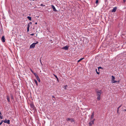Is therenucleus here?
Instances as JSON below:
<instances>
[{
    "label": "nucleus",
    "mask_w": 126,
    "mask_h": 126,
    "mask_svg": "<svg viewBox=\"0 0 126 126\" xmlns=\"http://www.w3.org/2000/svg\"><path fill=\"white\" fill-rule=\"evenodd\" d=\"M96 92L97 94V99L98 100H99L100 99V96L101 94L102 93V91L101 90H99L96 91Z\"/></svg>",
    "instance_id": "obj_1"
},
{
    "label": "nucleus",
    "mask_w": 126,
    "mask_h": 126,
    "mask_svg": "<svg viewBox=\"0 0 126 126\" xmlns=\"http://www.w3.org/2000/svg\"><path fill=\"white\" fill-rule=\"evenodd\" d=\"M3 121L5 123H7L8 124H10V120H7L5 119V120H3Z\"/></svg>",
    "instance_id": "obj_2"
},
{
    "label": "nucleus",
    "mask_w": 126,
    "mask_h": 126,
    "mask_svg": "<svg viewBox=\"0 0 126 126\" xmlns=\"http://www.w3.org/2000/svg\"><path fill=\"white\" fill-rule=\"evenodd\" d=\"M35 45V44L34 43H33L30 46V48H33L34 47Z\"/></svg>",
    "instance_id": "obj_3"
},
{
    "label": "nucleus",
    "mask_w": 126,
    "mask_h": 126,
    "mask_svg": "<svg viewBox=\"0 0 126 126\" xmlns=\"http://www.w3.org/2000/svg\"><path fill=\"white\" fill-rule=\"evenodd\" d=\"M68 48L69 46H66L65 47H63L62 48V49H64L65 50H67L68 49Z\"/></svg>",
    "instance_id": "obj_4"
},
{
    "label": "nucleus",
    "mask_w": 126,
    "mask_h": 126,
    "mask_svg": "<svg viewBox=\"0 0 126 126\" xmlns=\"http://www.w3.org/2000/svg\"><path fill=\"white\" fill-rule=\"evenodd\" d=\"M51 6L53 8V11H55V12H57V10H56V9L55 6L53 5H51Z\"/></svg>",
    "instance_id": "obj_5"
},
{
    "label": "nucleus",
    "mask_w": 126,
    "mask_h": 126,
    "mask_svg": "<svg viewBox=\"0 0 126 126\" xmlns=\"http://www.w3.org/2000/svg\"><path fill=\"white\" fill-rule=\"evenodd\" d=\"M117 7H114L112 10H111V12H116V10L117 9Z\"/></svg>",
    "instance_id": "obj_6"
},
{
    "label": "nucleus",
    "mask_w": 126,
    "mask_h": 126,
    "mask_svg": "<svg viewBox=\"0 0 126 126\" xmlns=\"http://www.w3.org/2000/svg\"><path fill=\"white\" fill-rule=\"evenodd\" d=\"M1 41H2V42H5V38L4 36H3L1 38Z\"/></svg>",
    "instance_id": "obj_7"
},
{
    "label": "nucleus",
    "mask_w": 126,
    "mask_h": 126,
    "mask_svg": "<svg viewBox=\"0 0 126 126\" xmlns=\"http://www.w3.org/2000/svg\"><path fill=\"white\" fill-rule=\"evenodd\" d=\"M30 105L31 108H32L34 109L35 107L33 103H31V104H30Z\"/></svg>",
    "instance_id": "obj_8"
},
{
    "label": "nucleus",
    "mask_w": 126,
    "mask_h": 126,
    "mask_svg": "<svg viewBox=\"0 0 126 126\" xmlns=\"http://www.w3.org/2000/svg\"><path fill=\"white\" fill-rule=\"evenodd\" d=\"M94 112H93L92 114V115H91V118H90V119L91 120H92V119L93 118H94Z\"/></svg>",
    "instance_id": "obj_9"
},
{
    "label": "nucleus",
    "mask_w": 126,
    "mask_h": 126,
    "mask_svg": "<svg viewBox=\"0 0 126 126\" xmlns=\"http://www.w3.org/2000/svg\"><path fill=\"white\" fill-rule=\"evenodd\" d=\"M95 120L94 119L93 120L91 121L89 123V124L92 125L94 124V121Z\"/></svg>",
    "instance_id": "obj_10"
},
{
    "label": "nucleus",
    "mask_w": 126,
    "mask_h": 126,
    "mask_svg": "<svg viewBox=\"0 0 126 126\" xmlns=\"http://www.w3.org/2000/svg\"><path fill=\"white\" fill-rule=\"evenodd\" d=\"M7 99V100L9 102H10V98L9 96H8L7 95L6 96Z\"/></svg>",
    "instance_id": "obj_11"
},
{
    "label": "nucleus",
    "mask_w": 126,
    "mask_h": 126,
    "mask_svg": "<svg viewBox=\"0 0 126 126\" xmlns=\"http://www.w3.org/2000/svg\"><path fill=\"white\" fill-rule=\"evenodd\" d=\"M37 80L39 82H40V80L38 76H37L36 77Z\"/></svg>",
    "instance_id": "obj_12"
},
{
    "label": "nucleus",
    "mask_w": 126,
    "mask_h": 126,
    "mask_svg": "<svg viewBox=\"0 0 126 126\" xmlns=\"http://www.w3.org/2000/svg\"><path fill=\"white\" fill-rule=\"evenodd\" d=\"M84 59V58H81L80 59H79V60H78V61L77 62L78 63H79L80 61H81V60H83V59Z\"/></svg>",
    "instance_id": "obj_13"
},
{
    "label": "nucleus",
    "mask_w": 126,
    "mask_h": 126,
    "mask_svg": "<svg viewBox=\"0 0 126 126\" xmlns=\"http://www.w3.org/2000/svg\"><path fill=\"white\" fill-rule=\"evenodd\" d=\"M112 77V82L113 81V80H114V79H115V77H114V76H111Z\"/></svg>",
    "instance_id": "obj_14"
},
{
    "label": "nucleus",
    "mask_w": 126,
    "mask_h": 126,
    "mask_svg": "<svg viewBox=\"0 0 126 126\" xmlns=\"http://www.w3.org/2000/svg\"><path fill=\"white\" fill-rule=\"evenodd\" d=\"M70 120L71 121V123L74 122V119L73 118H71Z\"/></svg>",
    "instance_id": "obj_15"
},
{
    "label": "nucleus",
    "mask_w": 126,
    "mask_h": 126,
    "mask_svg": "<svg viewBox=\"0 0 126 126\" xmlns=\"http://www.w3.org/2000/svg\"><path fill=\"white\" fill-rule=\"evenodd\" d=\"M34 81L35 82V83L36 84V86H37L38 85V82H37V81L35 79H34Z\"/></svg>",
    "instance_id": "obj_16"
},
{
    "label": "nucleus",
    "mask_w": 126,
    "mask_h": 126,
    "mask_svg": "<svg viewBox=\"0 0 126 126\" xmlns=\"http://www.w3.org/2000/svg\"><path fill=\"white\" fill-rule=\"evenodd\" d=\"M1 112L0 111V119H2L3 118V116H1Z\"/></svg>",
    "instance_id": "obj_17"
},
{
    "label": "nucleus",
    "mask_w": 126,
    "mask_h": 126,
    "mask_svg": "<svg viewBox=\"0 0 126 126\" xmlns=\"http://www.w3.org/2000/svg\"><path fill=\"white\" fill-rule=\"evenodd\" d=\"M27 18L30 21L31 20V17L29 16H28L27 17Z\"/></svg>",
    "instance_id": "obj_18"
},
{
    "label": "nucleus",
    "mask_w": 126,
    "mask_h": 126,
    "mask_svg": "<svg viewBox=\"0 0 126 126\" xmlns=\"http://www.w3.org/2000/svg\"><path fill=\"white\" fill-rule=\"evenodd\" d=\"M96 72L97 74H99L100 73V72L99 71V70H98V71H97V69H96Z\"/></svg>",
    "instance_id": "obj_19"
},
{
    "label": "nucleus",
    "mask_w": 126,
    "mask_h": 126,
    "mask_svg": "<svg viewBox=\"0 0 126 126\" xmlns=\"http://www.w3.org/2000/svg\"><path fill=\"white\" fill-rule=\"evenodd\" d=\"M112 82L113 83H115L117 82H119V81H117L116 80H113Z\"/></svg>",
    "instance_id": "obj_20"
},
{
    "label": "nucleus",
    "mask_w": 126,
    "mask_h": 126,
    "mask_svg": "<svg viewBox=\"0 0 126 126\" xmlns=\"http://www.w3.org/2000/svg\"><path fill=\"white\" fill-rule=\"evenodd\" d=\"M11 98L12 99H14L13 96L12 94H11Z\"/></svg>",
    "instance_id": "obj_21"
},
{
    "label": "nucleus",
    "mask_w": 126,
    "mask_h": 126,
    "mask_svg": "<svg viewBox=\"0 0 126 126\" xmlns=\"http://www.w3.org/2000/svg\"><path fill=\"white\" fill-rule=\"evenodd\" d=\"M33 73V74H34V76H35L36 78V77H37V76H38L37 75V74L36 73Z\"/></svg>",
    "instance_id": "obj_22"
},
{
    "label": "nucleus",
    "mask_w": 126,
    "mask_h": 126,
    "mask_svg": "<svg viewBox=\"0 0 126 126\" xmlns=\"http://www.w3.org/2000/svg\"><path fill=\"white\" fill-rule=\"evenodd\" d=\"M122 105H121L118 108H117V113H118V111H119V108L121 107Z\"/></svg>",
    "instance_id": "obj_23"
},
{
    "label": "nucleus",
    "mask_w": 126,
    "mask_h": 126,
    "mask_svg": "<svg viewBox=\"0 0 126 126\" xmlns=\"http://www.w3.org/2000/svg\"><path fill=\"white\" fill-rule=\"evenodd\" d=\"M30 23H29L28 24V28H29L30 27Z\"/></svg>",
    "instance_id": "obj_24"
},
{
    "label": "nucleus",
    "mask_w": 126,
    "mask_h": 126,
    "mask_svg": "<svg viewBox=\"0 0 126 126\" xmlns=\"http://www.w3.org/2000/svg\"><path fill=\"white\" fill-rule=\"evenodd\" d=\"M103 69V68L101 67H98V70H99V69Z\"/></svg>",
    "instance_id": "obj_25"
},
{
    "label": "nucleus",
    "mask_w": 126,
    "mask_h": 126,
    "mask_svg": "<svg viewBox=\"0 0 126 126\" xmlns=\"http://www.w3.org/2000/svg\"><path fill=\"white\" fill-rule=\"evenodd\" d=\"M70 119H71L70 118H67L66 120L67 121H68L70 120Z\"/></svg>",
    "instance_id": "obj_26"
},
{
    "label": "nucleus",
    "mask_w": 126,
    "mask_h": 126,
    "mask_svg": "<svg viewBox=\"0 0 126 126\" xmlns=\"http://www.w3.org/2000/svg\"><path fill=\"white\" fill-rule=\"evenodd\" d=\"M54 75L55 76V77H56V78L57 79V80H58V77H57V76L54 74Z\"/></svg>",
    "instance_id": "obj_27"
},
{
    "label": "nucleus",
    "mask_w": 126,
    "mask_h": 126,
    "mask_svg": "<svg viewBox=\"0 0 126 126\" xmlns=\"http://www.w3.org/2000/svg\"><path fill=\"white\" fill-rule=\"evenodd\" d=\"M67 86V85H65V86H64V89L65 90H66V87Z\"/></svg>",
    "instance_id": "obj_28"
},
{
    "label": "nucleus",
    "mask_w": 126,
    "mask_h": 126,
    "mask_svg": "<svg viewBox=\"0 0 126 126\" xmlns=\"http://www.w3.org/2000/svg\"><path fill=\"white\" fill-rule=\"evenodd\" d=\"M52 97L53 98H54V99H52L53 100H55V97L53 95L52 96Z\"/></svg>",
    "instance_id": "obj_29"
},
{
    "label": "nucleus",
    "mask_w": 126,
    "mask_h": 126,
    "mask_svg": "<svg viewBox=\"0 0 126 126\" xmlns=\"http://www.w3.org/2000/svg\"><path fill=\"white\" fill-rule=\"evenodd\" d=\"M30 70L31 71L32 73H33L34 72H33V71H32V70L31 68H30Z\"/></svg>",
    "instance_id": "obj_30"
},
{
    "label": "nucleus",
    "mask_w": 126,
    "mask_h": 126,
    "mask_svg": "<svg viewBox=\"0 0 126 126\" xmlns=\"http://www.w3.org/2000/svg\"><path fill=\"white\" fill-rule=\"evenodd\" d=\"M3 120H2L1 121V122L0 123V125H1L2 123L3 122Z\"/></svg>",
    "instance_id": "obj_31"
},
{
    "label": "nucleus",
    "mask_w": 126,
    "mask_h": 126,
    "mask_svg": "<svg viewBox=\"0 0 126 126\" xmlns=\"http://www.w3.org/2000/svg\"><path fill=\"white\" fill-rule=\"evenodd\" d=\"M40 6H45V5H43L42 4H40Z\"/></svg>",
    "instance_id": "obj_32"
},
{
    "label": "nucleus",
    "mask_w": 126,
    "mask_h": 126,
    "mask_svg": "<svg viewBox=\"0 0 126 126\" xmlns=\"http://www.w3.org/2000/svg\"><path fill=\"white\" fill-rule=\"evenodd\" d=\"M98 0H96V2L95 3H97L98 2Z\"/></svg>",
    "instance_id": "obj_33"
},
{
    "label": "nucleus",
    "mask_w": 126,
    "mask_h": 126,
    "mask_svg": "<svg viewBox=\"0 0 126 126\" xmlns=\"http://www.w3.org/2000/svg\"><path fill=\"white\" fill-rule=\"evenodd\" d=\"M29 28H27V32H29Z\"/></svg>",
    "instance_id": "obj_34"
},
{
    "label": "nucleus",
    "mask_w": 126,
    "mask_h": 126,
    "mask_svg": "<svg viewBox=\"0 0 126 126\" xmlns=\"http://www.w3.org/2000/svg\"><path fill=\"white\" fill-rule=\"evenodd\" d=\"M38 41H36V42L35 43H34L35 44H38Z\"/></svg>",
    "instance_id": "obj_35"
},
{
    "label": "nucleus",
    "mask_w": 126,
    "mask_h": 126,
    "mask_svg": "<svg viewBox=\"0 0 126 126\" xmlns=\"http://www.w3.org/2000/svg\"><path fill=\"white\" fill-rule=\"evenodd\" d=\"M126 0H123V2L125 3L126 2Z\"/></svg>",
    "instance_id": "obj_36"
},
{
    "label": "nucleus",
    "mask_w": 126,
    "mask_h": 126,
    "mask_svg": "<svg viewBox=\"0 0 126 126\" xmlns=\"http://www.w3.org/2000/svg\"><path fill=\"white\" fill-rule=\"evenodd\" d=\"M34 35V33H32V34H31V35H32V36H33V35Z\"/></svg>",
    "instance_id": "obj_37"
},
{
    "label": "nucleus",
    "mask_w": 126,
    "mask_h": 126,
    "mask_svg": "<svg viewBox=\"0 0 126 126\" xmlns=\"http://www.w3.org/2000/svg\"><path fill=\"white\" fill-rule=\"evenodd\" d=\"M49 41H50V42H51V43H52V40H50Z\"/></svg>",
    "instance_id": "obj_38"
},
{
    "label": "nucleus",
    "mask_w": 126,
    "mask_h": 126,
    "mask_svg": "<svg viewBox=\"0 0 126 126\" xmlns=\"http://www.w3.org/2000/svg\"><path fill=\"white\" fill-rule=\"evenodd\" d=\"M120 23H119L118 25V27H119V28L120 27Z\"/></svg>",
    "instance_id": "obj_39"
},
{
    "label": "nucleus",
    "mask_w": 126,
    "mask_h": 126,
    "mask_svg": "<svg viewBox=\"0 0 126 126\" xmlns=\"http://www.w3.org/2000/svg\"><path fill=\"white\" fill-rule=\"evenodd\" d=\"M89 124V126H92V125H91V124Z\"/></svg>",
    "instance_id": "obj_40"
},
{
    "label": "nucleus",
    "mask_w": 126,
    "mask_h": 126,
    "mask_svg": "<svg viewBox=\"0 0 126 126\" xmlns=\"http://www.w3.org/2000/svg\"><path fill=\"white\" fill-rule=\"evenodd\" d=\"M29 23H30V24H32V23L31 22H30Z\"/></svg>",
    "instance_id": "obj_41"
},
{
    "label": "nucleus",
    "mask_w": 126,
    "mask_h": 126,
    "mask_svg": "<svg viewBox=\"0 0 126 126\" xmlns=\"http://www.w3.org/2000/svg\"><path fill=\"white\" fill-rule=\"evenodd\" d=\"M124 110L125 111H126V109H125Z\"/></svg>",
    "instance_id": "obj_42"
},
{
    "label": "nucleus",
    "mask_w": 126,
    "mask_h": 126,
    "mask_svg": "<svg viewBox=\"0 0 126 126\" xmlns=\"http://www.w3.org/2000/svg\"><path fill=\"white\" fill-rule=\"evenodd\" d=\"M35 24H37V22H36V23H35Z\"/></svg>",
    "instance_id": "obj_43"
}]
</instances>
